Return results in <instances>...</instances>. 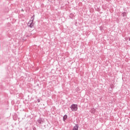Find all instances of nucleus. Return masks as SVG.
Segmentation results:
<instances>
[{
	"instance_id": "1",
	"label": "nucleus",
	"mask_w": 130,
	"mask_h": 130,
	"mask_svg": "<svg viewBox=\"0 0 130 130\" xmlns=\"http://www.w3.org/2000/svg\"><path fill=\"white\" fill-rule=\"evenodd\" d=\"M70 108L73 111H77L78 110V105L73 104L71 105Z\"/></svg>"
},
{
	"instance_id": "2",
	"label": "nucleus",
	"mask_w": 130,
	"mask_h": 130,
	"mask_svg": "<svg viewBox=\"0 0 130 130\" xmlns=\"http://www.w3.org/2000/svg\"><path fill=\"white\" fill-rule=\"evenodd\" d=\"M27 25L28 27H29L30 28H33V27H34V23H33V21H30L28 23Z\"/></svg>"
},
{
	"instance_id": "3",
	"label": "nucleus",
	"mask_w": 130,
	"mask_h": 130,
	"mask_svg": "<svg viewBox=\"0 0 130 130\" xmlns=\"http://www.w3.org/2000/svg\"><path fill=\"white\" fill-rule=\"evenodd\" d=\"M38 122L39 123H40V124H41L42 123H43V119L41 118H39L38 119Z\"/></svg>"
},
{
	"instance_id": "4",
	"label": "nucleus",
	"mask_w": 130,
	"mask_h": 130,
	"mask_svg": "<svg viewBox=\"0 0 130 130\" xmlns=\"http://www.w3.org/2000/svg\"><path fill=\"white\" fill-rule=\"evenodd\" d=\"M72 130H79V125H78V124H76L75 126L73 127Z\"/></svg>"
},
{
	"instance_id": "5",
	"label": "nucleus",
	"mask_w": 130,
	"mask_h": 130,
	"mask_svg": "<svg viewBox=\"0 0 130 130\" xmlns=\"http://www.w3.org/2000/svg\"><path fill=\"white\" fill-rule=\"evenodd\" d=\"M121 16H122V17H126V16H127V13L124 12L122 13Z\"/></svg>"
},
{
	"instance_id": "6",
	"label": "nucleus",
	"mask_w": 130,
	"mask_h": 130,
	"mask_svg": "<svg viewBox=\"0 0 130 130\" xmlns=\"http://www.w3.org/2000/svg\"><path fill=\"white\" fill-rule=\"evenodd\" d=\"M67 118H68V115H64L63 117V121H66V119H67Z\"/></svg>"
},
{
	"instance_id": "7",
	"label": "nucleus",
	"mask_w": 130,
	"mask_h": 130,
	"mask_svg": "<svg viewBox=\"0 0 130 130\" xmlns=\"http://www.w3.org/2000/svg\"><path fill=\"white\" fill-rule=\"evenodd\" d=\"M35 18V15H33L31 18V22H33L34 21V19Z\"/></svg>"
},
{
	"instance_id": "8",
	"label": "nucleus",
	"mask_w": 130,
	"mask_h": 130,
	"mask_svg": "<svg viewBox=\"0 0 130 130\" xmlns=\"http://www.w3.org/2000/svg\"><path fill=\"white\" fill-rule=\"evenodd\" d=\"M38 103L40 102V99H38Z\"/></svg>"
}]
</instances>
